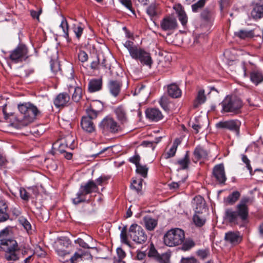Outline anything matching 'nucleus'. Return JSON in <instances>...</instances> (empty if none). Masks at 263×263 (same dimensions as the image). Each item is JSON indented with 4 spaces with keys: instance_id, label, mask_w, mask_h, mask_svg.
Segmentation results:
<instances>
[{
    "instance_id": "22",
    "label": "nucleus",
    "mask_w": 263,
    "mask_h": 263,
    "mask_svg": "<svg viewBox=\"0 0 263 263\" xmlns=\"http://www.w3.org/2000/svg\"><path fill=\"white\" fill-rule=\"evenodd\" d=\"M117 118L121 124H124L128 122V117L126 109L122 106H119L115 109Z\"/></svg>"
},
{
    "instance_id": "48",
    "label": "nucleus",
    "mask_w": 263,
    "mask_h": 263,
    "mask_svg": "<svg viewBox=\"0 0 263 263\" xmlns=\"http://www.w3.org/2000/svg\"><path fill=\"white\" fill-rule=\"evenodd\" d=\"M195 243L193 240H186L182 246V250L183 251H187L194 247Z\"/></svg>"
},
{
    "instance_id": "52",
    "label": "nucleus",
    "mask_w": 263,
    "mask_h": 263,
    "mask_svg": "<svg viewBox=\"0 0 263 263\" xmlns=\"http://www.w3.org/2000/svg\"><path fill=\"white\" fill-rule=\"evenodd\" d=\"M196 254L200 258L204 259L210 255V250L209 249L199 250Z\"/></svg>"
},
{
    "instance_id": "45",
    "label": "nucleus",
    "mask_w": 263,
    "mask_h": 263,
    "mask_svg": "<svg viewBox=\"0 0 263 263\" xmlns=\"http://www.w3.org/2000/svg\"><path fill=\"white\" fill-rule=\"evenodd\" d=\"M159 103L161 106L163 108L165 111H168L170 109L169 108V99L167 96H162L160 101Z\"/></svg>"
},
{
    "instance_id": "30",
    "label": "nucleus",
    "mask_w": 263,
    "mask_h": 263,
    "mask_svg": "<svg viewBox=\"0 0 263 263\" xmlns=\"http://www.w3.org/2000/svg\"><path fill=\"white\" fill-rule=\"evenodd\" d=\"M175 9L177 11L179 20L183 26H185L187 22V17L182 7L179 5L176 7H175Z\"/></svg>"
},
{
    "instance_id": "10",
    "label": "nucleus",
    "mask_w": 263,
    "mask_h": 263,
    "mask_svg": "<svg viewBox=\"0 0 263 263\" xmlns=\"http://www.w3.org/2000/svg\"><path fill=\"white\" fill-rule=\"evenodd\" d=\"M99 126L103 132L113 134L118 133L121 130V128L117 122L112 118L108 117H106L102 120Z\"/></svg>"
},
{
    "instance_id": "27",
    "label": "nucleus",
    "mask_w": 263,
    "mask_h": 263,
    "mask_svg": "<svg viewBox=\"0 0 263 263\" xmlns=\"http://www.w3.org/2000/svg\"><path fill=\"white\" fill-rule=\"evenodd\" d=\"M102 81L101 79H92L88 83V91L90 92H94L101 89Z\"/></svg>"
},
{
    "instance_id": "58",
    "label": "nucleus",
    "mask_w": 263,
    "mask_h": 263,
    "mask_svg": "<svg viewBox=\"0 0 263 263\" xmlns=\"http://www.w3.org/2000/svg\"><path fill=\"white\" fill-rule=\"evenodd\" d=\"M181 263H200L199 261L194 257H183L181 260Z\"/></svg>"
},
{
    "instance_id": "32",
    "label": "nucleus",
    "mask_w": 263,
    "mask_h": 263,
    "mask_svg": "<svg viewBox=\"0 0 263 263\" xmlns=\"http://www.w3.org/2000/svg\"><path fill=\"white\" fill-rule=\"evenodd\" d=\"M193 220L195 224L198 227H201L203 226L206 221L205 217L203 213H195L193 217Z\"/></svg>"
},
{
    "instance_id": "43",
    "label": "nucleus",
    "mask_w": 263,
    "mask_h": 263,
    "mask_svg": "<svg viewBox=\"0 0 263 263\" xmlns=\"http://www.w3.org/2000/svg\"><path fill=\"white\" fill-rule=\"evenodd\" d=\"M170 255L167 253L160 254L155 260L158 263H170Z\"/></svg>"
},
{
    "instance_id": "19",
    "label": "nucleus",
    "mask_w": 263,
    "mask_h": 263,
    "mask_svg": "<svg viewBox=\"0 0 263 263\" xmlns=\"http://www.w3.org/2000/svg\"><path fill=\"white\" fill-rule=\"evenodd\" d=\"M193 204L195 209V213H205L206 212L205 201L201 196H196L194 198Z\"/></svg>"
},
{
    "instance_id": "41",
    "label": "nucleus",
    "mask_w": 263,
    "mask_h": 263,
    "mask_svg": "<svg viewBox=\"0 0 263 263\" xmlns=\"http://www.w3.org/2000/svg\"><path fill=\"white\" fill-rule=\"evenodd\" d=\"M235 35L241 39H245L253 37V33L252 31L240 30L238 32H235Z\"/></svg>"
},
{
    "instance_id": "64",
    "label": "nucleus",
    "mask_w": 263,
    "mask_h": 263,
    "mask_svg": "<svg viewBox=\"0 0 263 263\" xmlns=\"http://www.w3.org/2000/svg\"><path fill=\"white\" fill-rule=\"evenodd\" d=\"M140 157L138 154L135 155L133 157L129 159V161L132 163H134L136 165V166H137L138 164H140Z\"/></svg>"
},
{
    "instance_id": "7",
    "label": "nucleus",
    "mask_w": 263,
    "mask_h": 263,
    "mask_svg": "<svg viewBox=\"0 0 263 263\" xmlns=\"http://www.w3.org/2000/svg\"><path fill=\"white\" fill-rule=\"evenodd\" d=\"M253 200L249 197H243L236 206V212L240 217L241 221L247 220L249 217V206L252 204Z\"/></svg>"
},
{
    "instance_id": "59",
    "label": "nucleus",
    "mask_w": 263,
    "mask_h": 263,
    "mask_svg": "<svg viewBox=\"0 0 263 263\" xmlns=\"http://www.w3.org/2000/svg\"><path fill=\"white\" fill-rule=\"evenodd\" d=\"M50 68L51 71L54 73H56L60 70V65L57 62L51 61L50 62Z\"/></svg>"
},
{
    "instance_id": "16",
    "label": "nucleus",
    "mask_w": 263,
    "mask_h": 263,
    "mask_svg": "<svg viewBox=\"0 0 263 263\" xmlns=\"http://www.w3.org/2000/svg\"><path fill=\"white\" fill-rule=\"evenodd\" d=\"M193 160L196 163L199 160H205L207 159L209 152L201 146H197L194 151Z\"/></svg>"
},
{
    "instance_id": "47",
    "label": "nucleus",
    "mask_w": 263,
    "mask_h": 263,
    "mask_svg": "<svg viewBox=\"0 0 263 263\" xmlns=\"http://www.w3.org/2000/svg\"><path fill=\"white\" fill-rule=\"evenodd\" d=\"M159 255L160 254L158 253L157 250L155 249L154 245L153 243H151L148 252V256L150 258H153L155 260Z\"/></svg>"
},
{
    "instance_id": "61",
    "label": "nucleus",
    "mask_w": 263,
    "mask_h": 263,
    "mask_svg": "<svg viewBox=\"0 0 263 263\" xmlns=\"http://www.w3.org/2000/svg\"><path fill=\"white\" fill-rule=\"evenodd\" d=\"M73 31L76 34V35L78 39H80L81 36L83 31V28H82L81 26H74L73 28Z\"/></svg>"
},
{
    "instance_id": "8",
    "label": "nucleus",
    "mask_w": 263,
    "mask_h": 263,
    "mask_svg": "<svg viewBox=\"0 0 263 263\" xmlns=\"http://www.w3.org/2000/svg\"><path fill=\"white\" fill-rule=\"evenodd\" d=\"M130 237L137 243H144L147 237L143 229L137 224H133L129 229Z\"/></svg>"
},
{
    "instance_id": "42",
    "label": "nucleus",
    "mask_w": 263,
    "mask_h": 263,
    "mask_svg": "<svg viewBox=\"0 0 263 263\" xmlns=\"http://www.w3.org/2000/svg\"><path fill=\"white\" fill-rule=\"evenodd\" d=\"M60 27L62 28L64 32V36L67 39L68 42H69L70 39L68 34V24L65 18H63L60 24Z\"/></svg>"
},
{
    "instance_id": "6",
    "label": "nucleus",
    "mask_w": 263,
    "mask_h": 263,
    "mask_svg": "<svg viewBox=\"0 0 263 263\" xmlns=\"http://www.w3.org/2000/svg\"><path fill=\"white\" fill-rule=\"evenodd\" d=\"M98 192V187L97 184L93 180H89L84 185L80 186L79 192L77 194V197L73 199V203L78 204L81 202L86 201V196L92 193Z\"/></svg>"
},
{
    "instance_id": "13",
    "label": "nucleus",
    "mask_w": 263,
    "mask_h": 263,
    "mask_svg": "<svg viewBox=\"0 0 263 263\" xmlns=\"http://www.w3.org/2000/svg\"><path fill=\"white\" fill-rule=\"evenodd\" d=\"M70 241L69 239L60 240L56 244L55 251L58 255L61 257V259H63V261H67L68 259H65L66 256L70 254V252L65 250L63 248V247L65 246L68 247L70 244Z\"/></svg>"
},
{
    "instance_id": "54",
    "label": "nucleus",
    "mask_w": 263,
    "mask_h": 263,
    "mask_svg": "<svg viewBox=\"0 0 263 263\" xmlns=\"http://www.w3.org/2000/svg\"><path fill=\"white\" fill-rule=\"evenodd\" d=\"M20 222L23 226L24 229L28 232L31 229L30 223L26 219L22 218L20 220Z\"/></svg>"
},
{
    "instance_id": "11",
    "label": "nucleus",
    "mask_w": 263,
    "mask_h": 263,
    "mask_svg": "<svg viewBox=\"0 0 263 263\" xmlns=\"http://www.w3.org/2000/svg\"><path fill=\"white\" fill-rule=\"evenodd\" d=\"M240 122L237 120H229L227 121H221L216 124L217 128L227 129L239 134Z\"/></svg>"
},
{
    "instance_id": "49",
    "label": "nucleus",
    "mask_w": 263,
    "mask_h": 263,
    "mask_svg": "<svg viewBox=\"0 0 263 263\" xmlns=\"http://www.w3.org/2000/svg\"><path fill=\"white\" fill-rule=\"evenodd\" d=\"M6 107H7V104H5L3 106V109L2 110H3V114H4V118H5V119L6 120H7V121L9 120V122H11L13 121L12 118L14 117V114L13 113H12V112H11V113H7V111H6Z\"/></svg>"
},
{
    "instance_id": "44",
    "label": "nucleus",
    "mask_w": 263,
    "mask_h": 263,
    "mask_svg": "<svg viewBox=\"0 0 263 263\" xmlns=\"http://www.w3.org/2000/svg\"><path fill=\"white\" fill-rule=\"evenodd\" d=\"M137 173L141 175L143 177L146 178L147 175L148 167L146 165H143L141 164H138L136 166Z\"/></svg>"
},
{
    "instance_id": "28",
    "label": "nucleus",
    "mask_w": 263,
    "mask_h": 263,
    "mask_svg": "<svg viewBox=\"0 0 263 263\" xmlns=\"http://www.w3.org/2000/svg\"><path fill=\"white\" fill-rule=\"evenodd\" d=\"M167 92L168 95L173 98H178L181 95V91L179 87L175 84H172L167 86Z\"/></svg>"
},
{
    "instance_id": "29",
    "label": "nucleus",
    "mask_w": 263,
    "mask_h": 263,
    "mask_svg": "<svg viewBox=\"0 0 263 263\" xmlns=\"http://www.w3.org/2000/svg\"><path fill=\"white\" fill-rule=\"evenodd\" d=\"M190 163V152L186 151L184 157L182 159L177 160L176 164L179 166L181 170H186L189 167V165Z\"/></svg>"
},
{
    "instance_id": "25",
    "label": "nucleus",
    "mask_w": 263,
    "mask_h": 263,
    "mask_svg": "<svg viewBox=\"0 0 263 263\" xmlns=\"http://www.w3.org/2000/svg\"><path fill=\"white\" fill-rule=\"evenodd\" d=\"M20 194L22 199L28 201L32 194L36 196L38 194V191L36 187H29L28 191L24 188H21L20 190Z\"/></svg>"
},
{
    "instance_id": "1",
    "label": "nucleus",
    "mask_w": 263,
    "mask_h": 263,
    "mask_svg": "<svg viewBox=\"0 0 263 263\" xmlns=\"http://www.w3.org/2000/svg\"><path fill=\"white\" fill-rule=\"evenodd\" d=\"M18 109L22 115V118L17 119L18 128L27 126L32 122L40 113L37 107L30 103H25L18 105Z\"/></svg>"
},
{
    "instance_id": "50",
    "label": "nucleus",
    "mask_w": 263,
    "mask_h": 263,
    "mask_svg": "<svg viewBox=\"0 0 263 263\" xmlns=\"http://www.w3.org/2000/svg\"><path fill=\"white\" fill-rule=\"evenodd\" d=\"M120 238L121 240V241L123 243H124L125 244H128V237L127 235V227L126 226L123 227L122 228L121 234H120Z\"/></svg>"
},
{
    "instance_id": "23",
    "label": "nucleus",
    "mask_w": 263,
    "mask_h": 263,
    "mask_svg": "<svg viewBox=\"0 0 263 263\" xmlns=\"http://www.w3.org/2000/svg\"><path fill=\"white\" fill-rule=\"evenodd\" d=\"M73 142L74 139L71 136H67L65 140L60 144L57 151L62 154L67 151V148L72 149Z\"/></svg>"
},
{
    "instance_id": "20",
    "label": "nucleus",
    "mask_w": 263,
    "mask_h": 263,
    "mask_svg": "<svg viewBox=\"0 0 263 263\" xmlns=\"http://www.w3.org/2000/svg\"><path fill=\"white\" fill-rule=\"evenodd\" d=\"M70 101L69 95L66 92L59 93L54 99L53 103L54 105L58 107H64L67 106Z\"/></svg>"
},
{
    "instance_id": "57",
    "label": "nucleus",
    "mask_w": 263,
    "mask_h": 263,
    "mask_svg": "<svg viewBox=\"0 0 263 263\" xmlns=\"http://www.w3.org/2000/svg\"><path fill=\"white\" fill-rule=\"evenodd\" d=\"M146 256V255L145 252L137 251L136 259L137 260L142 261V263H145V259Z\"/></svg>"
},
{
    "instance_id": "31",
    "label": "nucleus",
    "mask_w": 263,
    "mask_h": 263,
    "mask_svg": "<svg viewBox=\"0 0 263 263\" xmlns=\"http://www.w3.org/2000/svg\"><path fill=\"white\" fill-rule=\"evenodd\" d=\"M143 221L146 229L148 231H153L157 226V220L149 216L143 218Z\"/></svg>"
},
{
    "instance_id": "33",
    "label": "nucleus",
    "mask_w": 263,
    "mask_h": 263,
    "mask_svg": "<svg viewBox=\"0 0 263 263\" xmlns=\"http://www.w3.org/2000/svg\"><path fill=\"white\" fill-rule=\"evenodd\" d=\"M240 196V194L238 191L233 192L224 199V202L227 204L233 205L238 200Z\"/></svg>"
},
{
    "instance_id": "17",
    "label": "nucleus",
    "mask_w": 263,
    "mask_h": 263,
    "mask_svg": "<svg viewBox=\"0 0 263 263\" xmlns=\"http://www.w3.org/2000/svg\"><path fill=\"white\" fill-rule=\"evenodd\" d=\"M122 83L121 82L116 80H111L108 82V88L110 94L117 97L120 93Z\"/></svg>"
},
{
    "instance_id": "38",
    "label": "nucleus",
    "mask_w": 263,
    "mask_h": 263,
    "mask_svg": "<svg viewBox=\"0 0 263 263\" xmlns=\"http://www.w3.org/2000/svg\"><path fill=\"white\" fill-rule=\"evenodd\" d=\"M214 12L212 10L205 8L202 10L200 14L201 18L204 21L210 22L213 18Z\"/></svg>"
},
{
    "instance_id": "62",
    "label": "nucleus",
    "mask_w": 263,
    "mask_h": 263,
    "mask_svg": "<svg viewBox=\"0 0 263 263\" xmlns=\"http://www.w3.org/2000/svg\"><path fill=\"white\" fill-rule=\"evenodd\" d=\"M20 250L22 251V255L23 256H25V255H28V254H30L31 253H33L31 250V249L29 247H27L26 246H21L20 247H19Z\"/></svg>"
},
{
    "instance_id": "36",
    "label": "nucleus",
    "mask_w": 263,
    "mask_h": 263,
    "mask_svg": "<svg viewBox=\"0 0 263 263\" xmlns=\"http://www.w3.org/2000/svg\"><path fill=\"white\" fill-rule=\"evenodd\" d=\"M206 100V97L204 94V90L201 89L198 91L197 96L194 102V107L197 108L199 105L203 103Z\"/></svg>"
},
{
    "instance_id": "15",
    "label": "nucleus",
    "mask_w": 263,
    "mask_h": 263,
    "mask_svg": "<svg viewBox=\"0 0 263 263\" xmlns=\"http://www.w3.org/2000/svg\"><path fill=\"white\" fill-rule=\"evenodd\" d=\"M213 174L216 180L220 183H224L227 178L225 175L224 168L223 164H219L214 166Z\"/></svg>"
},
{
    "instance_id": "21",
    "label": "nucleus",
    "mask_w": 263,
    "mask_h": 263,
    "mask_svg": "<svg viewBox=\"0 0 263 263\" xmlns=\"http://www.w3.org/2000/svg\"><path fill=\"white\" fill-rule=\"evenodd\" d=\"M147 118L152 121L157 122L163 118V115L157 108H148L145 111Z\"/></svg>"
},
{
    "instance_id": "18",
    "label": "nucleus",
    "mask_w": 263,
    "mask_h": 263,
    "mask_svg": "<svg viewBox=\"0 0 263 263\" xmlns=\"http://www.w3.org/2000/svg\"><path fill=\"white\" fill-rule=\"evenodd\" d=\"M224 219L232 224H238L240 217L238 215L236 211H233L232 209H227L224 213Z\"/></svg>"
},
{
    "instance_id": "51",
    "label": "nucleus",
    "mask_w": 263,
    "mask_h": 263,
    "mask_svg": "<svg viewBox=\"0 0 263 263\" xmlns=\"http://www.w3.org/2000/svg\"><path fill=\"white\" fill-rule=\"evenodd\" d=\"M146 12L151 17L155 16L157 14L156 5L152 4L149 6L147 8Z\"/></svg>"
},
{
    "instance_id": "5",
    "label": "nucleus",
    "mask_w": 263,
    "mask_h": 263,
    "mask_svg": "<svg viewBox=\"0 0 263 263\" xmlns=\"http://www.w3.org/2000/svg\"><path fill=\"white\" fill-rule=\"evenodd\" d=\"M222 112H232L237 114L240 112L242 102L240 99L235 96H227L221 103Z\"/></svg>"
},
{
    "instance_id": "34",
    "label": "nucleus",
    "mask_w": 263,
    "mask_h": 263,
    "mask_svg": "<svg viewBox=\"0 0 263 263\" xmlns=\"http://www.w3.org/2000/svg\"><path fill=\"white\" fill-rule=\"evenodd\" d=\"M180 142L178 139H176L173 144L170 150L164 154V157L165 159H168L173 157L175 155L177 147L180 144Z\"/></svg>"
},
{
    "instance_id": "26",
    "label": "nucleus",
    "mask_w": 263,
    "mask_h": 263,
    "mask_svg": "<svg viewBox=\"0 0 263 263\" xmlns=\"http://www.w3.org/2000/svg\"><path fill=\"white\" fill-rule=\"evenodd\" d=\"M88 253L89 252H88L80 249L78 252H75L74 254L69 258L70 261L71 263H77L80 260H82L83 262L86 257V254Z\"/></svg>"
},
{
    "instance_id": "37",
    "label": "nucleus",
    "mask_w": 263,
    "mask_h": 263,
    "mask_svg": "<svg viewBox=\"0 0 263 263\" xmlns=\"http://www.w3.org/2000/svg\"><path fill=\"white\" fill-rule=\"evenodd\" d=\"M251 14L255 20L263 17V5H256L252 11Z\"/></svg>"
},
{
    "instance_id": "63",
    "label": "nucleus",
    "mask_w": 263,
    "mask_h": 263,
    "mask_svg": "<svg viewBox=\"0 0 263 263\" xmlns=\"http://www.w3.org/2000/svg\"><path fill=\"white\" fill-rule=\"evenodd\" d=\"M9 218V215L7 211H0V222H4L8 220Z\"/></svg>"
},
{
    "instance_id": "60",
    "label": "nucleus",
    "mask_w": 263,
    "mask_h": 263,
    "mask_svg": "<svg viewBox=\"0 0 263 263\" xmlns=\"http://www.w3.org/2000/svg\"><path fill=\"white\" fill-rule=\"evenodd\" d=\"M78 58L81 62H85L88 60V57L85 51H80L78 54Z\"/></svg>"
},
{
    "instance_id": "56",
    "label": "nucleus",
    "mask_w": 263,
    "mask_h": 263,
    "mask_svg": "<svg viewBox=\"0 0 263 263\" xmlns=\"http://www.w3.org/2000/svg\"><path fill=\"white\" fill-rule=\"evenodd\" d=\"M130 187L137 192H139L142 189V182L140 181L138 182L136 180H134L131 184Z\"/></svg>"
},
{
    "instance_id": "3",
    "label": "nucleus",
    "mask_w": 263,
    "mask_h": 263,
    "mask_svg": "<svg viewBox=\"0 0 263 263\" xmlns=\"http://www.w3.org/2000/svg\"><path fill=\"white\" fill-rule=\"evenodd\" d=\"M16 241L13 239H0V251L5 252V258L8 261H16L19 259V255L16 253L20 251Z\"/></svg>"
},
{
    "instance_id": "53",
    "label": "nucleus",
    "mask_w": 263,
    "mask_h": 263,
    "mask_svg": "<svg viewBox=\"0 0 263 263\" xmlns=\"http://www.w3.org/2000/svg\"><path fill=\"white\" fill-rule=\"evenodd\" d=\"M242 161L246 164L247 168L249 170V172L251 175H253L252 168L250 163V160L248 158L246 155H242Z\"/></svg>"
},
{
    "instance_id": "12",
    "label": "nucleus",
    "mask_w": 263,
    "mask_h": 263,
    "mask_svg": "<svg viewBox=\"0 0 263 263\" xmlns=\"http://www.w3.org/2000/svg\"><path fill=\"white\" fill-rule=\"evenodd\" d=\"M161 29L165 31H171L175 30L177 27L176 19L172 15L164 17L160 22Z\"/></svg>"
},
{
    "instance_id": "46",
    "label": "nucleus",
    "mask_w": 263,
    "mask_h": 263,
    "mask_svg": "<svg viewBox=\"0 0 263 263\" xmlns=\"http://www.w3.org/2000/svg\"><path fill=\"white\" fill-rule=\"evenodd\" d=\"M205 0H199L196 3L192 5V9L194 12H197L199 9L204 7Z\"/></svg>"
},
{
    "instance_id": "9",
    "label": "nucleus",
    "mask_w": 263,
    "mask_h": 263,
    "mask_svg": "<svg viewBox=\"0 0 263 263\" xmlns=\"http://www.w3.org/2000/svg\"><path fill=\"white\" fill-rule=\"evenodd\" d=\"M28 53L27 47L24 44H20L10 52L9 58L14 63L21 62L28 58Z\"/></svg>"
},
{
    "instance_id": "2",
    "label": "nucleus",
    "mask_w": 263,
    "mask_h": 263,
    "mask_svg": "<svg viewBox=\"0 0 263 263\" xmlns=\"http://www.w3.org/2000/svg\"><path fill=\"white\" fill-rule=\"evenodd\" d=\"M124 46L128 50L130 55L134 59L138 60L141 64L151 68L153 60L151 54L141 48H138L134 43L130 41H126Z\"/></svg>"
},
{
    "instance_id": "14",
    "label": "nucleus",
    "mask_w": 263,
    "mask_h": 263,
    "mask_svg": "<svg viewBox=\"0 0 263 263\" xmlns=\"http://www.w3.org/2000/svg\"><path fill=\"white\" fill-rule=\"evenodd\" d=\"M225 240L233 246L240 243L242 240V236L238 231H229L225 234Z\"/></svg>"
},
{
    "instance_id": "24",
    "label": "nucleus",
    "mask_w": 263,
    "mask_h": 263,
    "mask_svg": "<svg viewBox=\"0 0 263 263\" xmlns=\"http://www.w3.org/2000/svg\"><path fill=\"white\" fill-rule=\"evenodd\" d=\"M81 125L83 129L87 133H91L95 130V125L89 118L82 117Z\"/></svg>"
},
{
    "instance_id": "55",
    "label": "nucleus",
    "mask_w": 263,
    "mask_h": 263,
    "mask_svg": "<svg viewBox=\"0 0 263 263\" xmlns=\"http://www.w3.org/2000/svg\"><path fill=\"white\" fill-rule=\"evenodd\" d=\"M120 3L125 6L133 13H135V11L133 9L131 0H119Z\"/></svg>"
},
{
    "instance_id": "39",
    "label": "nucleus",
    "mask_w": 263,
    "mask_h": 263,
    "mask_svg": "<svg viewBox=\"0 0 263 263\" xmlns=\"http://www.w3.org/2000/svg\"><path fill=\"white\" fill-rule=\"evenodd\" d=\"M86 115L84 116V118H89L90 120H93L97 118L98 114L100 113L99 110H95L92 105L87 108L86 110Z\"/></svg>"
},
{
    "instance_id": "4",
    "label": "nucleus",
    "mask_w": 263,
    "mask_h": 263,
    "mask_svg": "<svg viewBox=\"0 0 263 263\" xmlns=\"http://www.w3.org/2000/svg\"><path fill=\"white\" fill-rule=\"evenodd\" d=\"M184 232L179 228L171 229L166 233L163 237L164 244L168 247L181 245L184 242Z\"/></svg>"
},
{
    "instance_id": "35",
    "label": "nucleus",
    "mask_w": 263,
    "mask_h": 263,
    "mask_svg": "<svg viewBox=\"0 0 263 263\" xmlns=\"http://www.w3.org/2000/svg\"><path fill=\"white\" fill-rule=\"evenodd\" d=\"M251 81L256 85L263 81V74L257 71H253L250 73Z\"/></svg>"
},
{
    "instance_id": "40",
    "label": "nucleus",
    "mask_w": 263,
    "mask_h": 263,
    "mask_svg": "<svg viewBox=\"0 0 263 263\" xmlns=\"http://www.w3.org/2000/svg\"><path fill=\"white\" fill-rule=\"evenodd\" d=\"M69 87L74 88V92L72 95V99L73 100V101H74L76 102H78L82 98V88L78 86L73 87L71 85L69 86Z\"/></svg>"
}]
</instances>
